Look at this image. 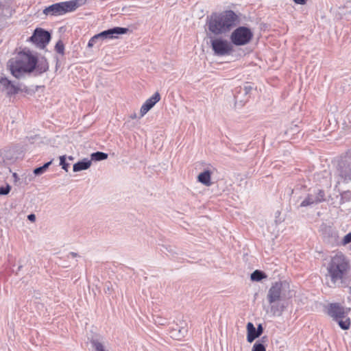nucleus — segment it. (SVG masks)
<instances>
[{"instance_id": "34", "label": "nucleus", "mask_w": 351, "mask_h": 351, "mask_svg": "<svg viewBox=\"0 0 351 351\" xmlns=\"http://www.w3.org/2000/svg\"><path fill=\"white\" fill-rule=\"evenodd\" d=\"M27 218L29 221H34L36 219V216L34 214H31L28 215Z\"/></svg>"}, {"instance_id": "37", "label": "nucleus", "mask_w": 351, "mask_h": 351, "mask_svg": "<svg viewBox=\"0 0 351 351\" xmlns=\"http://www.w3.org/2000/svg\"><path fill=\"white\" fill-rule=\"evenodd\" d=\"M13 176H14V178H16V176H17L16 173H13Z\"/></svg>"}, {"instance_id": "19", "label": "nucleus", "mask_w": 351, "mask_h": 351, "mask_svg": "<svg viewBox=\"0 0 351 351\" xmlns=\"http://www.w3.org/2000/svg\"><path fill=\"white\" fill-rule=\"evenodd\" d=\"M186 332L187 330L184 327L173 328L171 331V336L172 338L179 340L184 337Z\"/></svg>"}, {"instance_id": "33", "label": "nucleus", "mask_w": 351, "mask_h": 351, "mask_svg": "<svg viewBox=\"0 0 351 351\" xmlns=\"http://www.w3.org/2000/svg\"><path fill=\"white\" fill-rule=\"evenodd\" d=\"M77 256V253L75 252H70L68 255H67V258H76Z\"/></svg>"}, {"instance_id": "5", "label": "nucleus", "mask_w": 351, "mask_h": 351, "mask_svg": "<svg viewBox=\"0 0 351 351\" xmlns=\"http://www.w3.org/2000/svg\"><path fill=\"white\" fill-rule=\"evenodd\" d=\"M83 4L82 0H71L53 3L43 10V14L49 16H60L75 11Z\"/></svg>"}, {"instance_id": "13", "label": "nucleus", "mask_w": 351, "mask_h": 351, "mask_svg": "<svg viewBox=\"0 0 351 351\" xmlns=\"http://www.w3.org/2000/svg\"><path fill=\"white\" fill-rule=\"evenodd\" d=\"M19 90V86L7 77L0 78V91L5 93L8 96H11L18 93Z\"/></svg>"}, {"instance_id": "23", "label": "nucleus", "mask_w": 351, "mask_h": 351, "mask_svg": "<svg viewBox=\"0 0 351 351\" xmlns=\"http://www.w3.org/2000/svg\"><path fill=\"white\" fill-rule=\"evenodd\" d=\"M51 163V161H49V162L45 163L43 166L36 168L34 170V175L35 176H40V175L43 174L47 171V169H48V167H49Z\"/></svg>"}, {"instance_id": "29", "label": "nucleus", "mask_w": 351, "mask_h": 351, "mask_svg": "<svg viewBox=\"0 0 351 351\" xmlns=\"http://www.w3.org/2000/svg\"><path fill=\"white\" fill-rule=\"evenodd\" d=\"M10 191V186L6 187H0V195H7Z\"/></svg>"}, {"instance_id": "20", "label": "nucleus", "mask_w": 351, "mask_h": 351, "mask_svg": "<svg viewBox=\"0 0 351 351\" xmlns=\"http://www.w3.org/2000/svg\"><path fill=\"white\" fill-rule=\"evenodd\" d=\"M300 129L299 126L297 124H291L289 128H288L286 131L285 132V134L287 136H293L295 134L299 133Z\"/></svg>"}, {"instance_id": "36", "label": "nucleus", "mask_w": 351, "mask_h": 351, "mask_svg": "<svg viewBox=\"0 0 351 351\" xmlns=\"http://www.w3.org/2000/svg\"><path fill=\"white\" fill-rule=\"evenodd\" d=\"M92 154H105V153H104V152H102L97 151V152H93Z\"/></svg>"}, {"instance_id": "35", "label": "nucleus", "mask_w": 351, "mask_h": 351, "mask_svg": "<svg viewBox=\"0 0 351 351\" xmlns=\"http://www.w3.org/2000/svg\"><path fill=\"white\" fill-rule=\"evenodd\" d=\"M136 117H137V116H136V113H133V114H130V118L132 119H136Z\"/></svg>"}, {"instance_id": "39", "label": "nucleus", "mask_w": 351, "mask_h": 351, "mask_svg": "<svg viewBox=\"0 0 351 351\" xmlns=\"http://www.w3.org/2000/svg\"><path fill=\"white\" fill-rule=\"evenodd\" d=\"M159 322H160V323H159L160 324H163V323H162V322H161V320H159Z\"/></svg>"}, {"instance_id": "24", "label": "nucleus", "mask_w": 351, "mask_h": 351, "mask_svg": "<svg viewBox=\"0 0 351 351\" xmlns=\"http://www.w3.org/2000/svg\"><path fill=\"white\" fill-rule=\"evenodd\" d=\"M252 351H266L265 346L260 341H256L252 347Z\"/></svg>"}, {"instance_id": "38", "label": "nucleus", "mask_w": 351, "mask_h": 351, "mask_svg": "<svg viewBox=\"0 0 351 351\" xmlns=\"http://www.w3.org/2000/svg\"><path fill=\"white\" fill-rule=\"evenodd\" d=\"M159 322H160V323H159L160 324H163V323H162V322H161V320H159Z\"/></svg>"}, {"instance_id": "17", "label": "nucleus", "mask_w": 351, "mask_h": 351, "mask_svg": "<svg viewBox=\"0 0 351 351\" xmlns=\"http://www.w3.org/2000/svg\"><path fill=\"white\" fill-rule=\"evenodd\" d=\"M256 329L251 322L247 324V341L252 343L256 338L258 337Z\"/></svg>"}, {"instance_id": "15", "label": "nucleus", "mask_w": 351, "mask_h": 351, "mask_svg": "<svg viewBox=\"0 0 351 351\" xmlns=\"http://www.w3.org/2000/svg\"><path fill=\"white\" fill-rule=\"evenodd\" d=\"M160 99V94L156 92L150 98L147 99L141 108V117H143Z\"/></svg>"}, {"instance_id": "4", "label": "nucleus", "mask_w": 351, "mask_h": 351, "mask_svg": "<svg viewBox=\"0 0 351 351\" xmlns=\"http://www.w3.org/2000/svg\"><path fill=\"white\" fill-rule=\"evenodd\" d=\"M37 62V58L30 52H20L14 58L9 60L8 66L13 76L21 78L26 73H32Z\"/></svg>"}, {"instance_id": "22", "label": "nucleus", "mask_w": 351, "mask_h": 351, "mask_svg": "<svg viewBox=\"0 0 351 351\" xmlns=\"http://www.w3.org/2000/svg\"><path fill=\"white\" fill-rule=\"evenodd\" d=\"M91 344L95 351H107L104 343L97 339L92 340Z\"/></svg>"}, {"instance_id": "40", "label": "nucleus", "mask_w": 351, "mask_h": 351, "mask_svg": "<svg viewBox=\"0 0 351 351\" xmlns=\"http://www.w3.org/2000/svg\"><path fill=\"white\" fill-rule=\"evenodd\" d=\"M27 140L29 141H30V138L29 137H27Z\"/></svg>"}, {"instance_id": "11", "label": "nucleus", "mask_w": 351, "mask_h": 351, "mask_svg": "<svg viewBox=\"0 0 351 351\" xmlns=\"http://www.w3.org/2000/svg\"><path fill=\"white\" fill-rule=\"evenodd\" d=\"M215 171V168L210 164H206L202 171L197 176V180L199 182L206 186L212 185L211 175Z\"/></svg>"}, {"instance_id": "25", "label": "nucleus", "mask_w": 351, "mask_h": 351, "mask_svg": "<svg viewBox=\"0 0 351 351\" xmlns=\"http://www.w3.org/2000/svg\"><path fill=\"white\" fill-rule=\"evenodd\" d=\"M99 34H97L96 35H95L94 36H93L88 41V47H93L96 43H97L98 41L101 40V37L99 36Z\"/></svg>"}, {"instance_id": "10", "label": "nucleus", "mask_w": 351, "mask_h": 351, "mask_svg": "<svg viewBox=\"0 0 351 351\" xmlns=\"http://www.w3.org/2000/svg\"><path fill=\"white\" fill-rule=\"evenodd\" d=\"M14 12L12 0H0V26L11 18Z\"/></svg>"}, {"instance_id": "18", "label": "nucleus", "mask_w": 351, "mask_h": 351, "mask_svg": "<svg viewBox=\"0 0 351 351\" xmlns=\"http://www.w3.org/2000/svg\"><path fill=\"white\" fill-rule=\"evenodd\" d=\"M48 69L49 64L45 58H41L39 60H37L36 67L34 69H36V72H38L39 74H41L46 72Z\"/></svg>"}, {"instance_id": "26", "label": "nucleus", "mask_w": 351, "mask_h": 351, "mask_svg": "<svg viewBox=\"0 0 351 351\" xmlns=\"http://www.w3.org/2000/svg\"><path fill=\"white\" fill-rule=\"evenodd\" d=\"M55 49H56V51L58 53H60V54H63L64 53V46L62 43V41L59 40L56 46H55Z\"/></svg>"}, {"instance_id": "2", "label": "nucleus", "mask_w": 351, "mask_h": 351, "mask_svg": "<svg viewBox=\"0 0 351 351\" xmlns=\"http://www.w3.org/2000/svg\"><path fill=\"white\" fill-rule=\"evenodd\" d=\"M291 297L289 283L286 281L273 283L267 293V300L269 304L267 312L275 316L281 315L287 307V300Z\"/></svg>"}, {"instance_id": "21", "label": "nucleus", "mask_w": 351, "mask_h": 351, "mask_svg": "<svg viewBox=\"0 0 351 351\" xmlns=\"http://www.w3.org/2000/svg\"><path fill=\"white\" fill-rule=\"evenodd\" d=\"M266 277V275L263 272L259 270H256L251 274L250 278L252 281H260Z\"/></svg>"}, {"instance_id": "31", "label": "nucleus", "mask_w": 351, "mask_h": 351, "mask_svg": "<svg viewBox=\"0 0 351 351\" xmlns=\"http://www.w3.org/2000/svg\"><path fill=\"white\" fill-rule=\"evenodd\" d=\"M296 4L305 5L308 0H293Z\"/></svg>"}, {"instance_id": "7", "label": "nucleus", "mask_w": 351, "mask_h": 351, "mask_svg": "<svg viewBox=\"0 0 351 351\" xmlns=\"http://www.w3.org/2000/svg\"><path fill=\"white\" fill-rule=\"evenodd\" d=\"M252 30L244 26L236 28L230 34L231 43L235 46H243L248 44L253 38Z\"/></svg>"}, {"instance_id": "9", "label": "nucleus", "mask_w": 351, "mask_h": 351, "mask_svg": "<svg viewBox=\"0 0 351 351\" xmlns=\"http://www.w3.org/2000/svg\"><path fill=\"white\" fill-rule=\"evenodd\" d=\"M211 47L217 56H226L230 54L232 51V46L228 40L222 38H215L211 40Z\"/></svg>"}, {"instance_id": "27", "label": "nucleus", "mask_w": 351, "mask_h": 351, "mask_svg": "<svg viewBox=\"0 0 351 351\" xmlns=\"http://www.w3.org/2000/svg\"><path fill=\"white\" fill-rule=\"evenodd\" d=\"M60 165L62 166V168L63 169H64L66 171H68V168H69V164L66 163L65 156L63 155V156H60Z\"/></svg>"}, {"instance_id": "1", "label": "nucleus", "mask_w": 351, "mask_h": 351, "mask_svg": "<svg viewBox=\"0 0 351 351\" xmlns=\"http://www.w3.org/2000/svg\"><path fill=\"white\" fill-rule=\"evenodd\" d=\"M326 269V278L330 287H342L348 284L350 264L343 254L337 253L332 256Z\"/></svg>"}, {"instance_id": "16", "label": "nucleus", "mask_w": 351, "mask_h": 351, "mask_svg": "<svg viewBox=\"0 0 351 351\" xmlns=\"http://www.w3.org/2000/svg\"><path fill=\"white\" fill-rule=\"evenodd\" d=\"M128 31V28L116 27L99 33L101 40L107 38H115L117 34H124Z\"/></svg>"}, {"instance_id": "3", "label": "nucleus", "mask_w": 351, "mask_h": 351, "mask_svg": "<svg viewBox=\"0 0 351 351\" xmlns=\"http://www.w3.org/2000/svg\"><path fill=\"white\" fill-rule=\"evenodd\" d=\"M237 20V16L232 10L213 13L208 19V29L215 35L226 34L235 25Z\"/></svg>"}, {"instance_id": "32", "label": "nucleus", "mask_w": 351, "mask_h": 351, "mask_svg": "<svg viewBox=\"0 0 351 351\" xmlns=\"http://www.w3.org/2000/svg\"><path fill=\"white\" fill-rule=\"evenodd\" d=\"M263 330V327H262L261 324H259L258 328H257V329H256V331H257V333H258V336H260L262 334Z\"/></svg>"}, {"instance_id": "8", "label": "nucleus", "mask_w": 351, "mask_h": 351, "mask_svg": "<svg viewBox=\"0 0 351 351\" xmlns=\"http://www.w3.org/2000/svg\"><path fill=\"white\" fill-rule=\"evenodd\" d=\"M29 40L38 48L44 49L51 40V34L42 28H36Z\"/></svg>"}, {"instance_id": "6", "label": "nucleus", "mask_w": 351, "mask_h": 351, "mask_svg": "<svg viewBox=\"0 0 351 351\" xmlns=\"http://www.w3.org/2000/svg\"><path fill=\"white\" fill-rule=\"evenodd\" d=\"M350 308H345L339 304H331L328 309V315L337 322L340 328L348 330L350 326V319L348 317Z\"/></svg>"}, {"instance_id": "12", "label": "nucleus", "mask_w": 351, "mask_h": 351, "mask_svg": "<svg viewBox=\"0 0 351 351\" xmlns=\"http://www.w3.org/2000/svg\"><path fill=\"white\" fill-rule=\"evenodd\" d=\"M90 156H91L90 160L84 158L82 160L79 161V162H76L75 164H74L73 168V171L77 172V171H80L82 170L88 169L90 167L92 161L97 162V161L106 160L108 158V155H90Z\"/></svg>"}, {"instance_id": "14", "label": "nucleus", "mask_w": 351, "mask_h": 351, "mask_svg": "<svg viewBox=\"0 0 351 351\" xmlns=\"http://www.w3.org/2000/svg\"><path fill=\"white\" fill-rule=\"evenodd\" d=\"M325 193L322 190H318L316 193L308 194V196L302 202L300 206L305 207L318 204L324 200Z\"/></svg>"}, {"instance_id": "30", "label": "nucleus", "mask_w": 351, "mask_h": 351, "mask_svg": "<svg viewBox=\"0 0 351 351\" xmlns=\"http://www.w3.org/2000/svg\"><path fill=\"white\" fill-rule=\"evenodd\" d=\"M252 90V87L250 85H245L243 88V90L245 95H247Z\"/></svg>"}, {"instance_id": "28", "label": "nucleus", "mask_w": 351, "mask_h": 351, "mask_svg": "<svg viewBox=\"0 0 351 351\" xmlns=\"http://www.w3.org/2000/svg\"><path fill=\"white\" fill-rule=\"evenodd\" d=\"M351 242V232L348 234H347L343 238L341 243L343 245H346Z\"/></svg>"}]
</instances>
